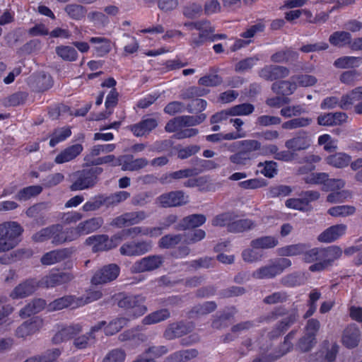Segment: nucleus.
Listing matches in <instances>:
<instances>
[{"mask_svg": "<svg viewBox=\"0 0 362 362\" xmlns=\"http://www.w3.org/2000/svg\"><path fill=\"white\" fill-rule=\"evenodd\" d=\"M312 144L308 134L304 131L298 132L293 138L285 142V146L292 151H298L308 149Z\"/></svg>", "mask_w": 362, "mask_h": 362, "instance_id": "11", "label": "nucleus"}, {"mask_svg": "<svg viewBox=\"0 0 362 362\" xmlns=\"http://www.w3.org/2000/svg\"><path fill=\"white\" fill-rule=\"evenodd\" d=\"M144 218L145 214L142 211L127 213L113 219L111 225L122 228L129 225L136 224Z\"/></svg>", "mask_w": 362, "mask_h": 362, "instance_id": "20", "label": "nucleus"}, {"mask_svg": "<svg viewBox=\"0 0 362 362\" xmlns=\"http://www.w3.org/2000/svg\"><path fill=\"white\" fill-rule=\"evenodd\" d=\"M346 229L345 224L330 226L318 235L317 240L321 243L333 242L344 235Z\"/></svg>", "mask_w": 362, "mask_h": 362, "instance_id": "17", "label": "nucleus"}, {"mask_svg": "<svg viewBox=\"0 0 362 362\" xmlns=\"http://www.w3.org/2000/svg\"><path fill=\"white\" fill-rule=\"evenodd\" d=\"M71 134V131L69 127H62L55 129L50 135L49 146L51 147L55 146L57 144L69 137Z\"/></svg>", "mask_w": 362, "mask_h": 362, "instance_id": "48", "label": "nucleus"}, {"mask_svg": "<svg viewBox=\"0 0 362 362\" xmlns=\"http://www.w3.org/2000/svg\"><path fill=\"white\" fill-rule=\"evenodd\" d=\"M148 161L145 158L131 159L125 161L122 167L123 170L134 171L146 166Z\"/></svg>", "mask_w": 362, "mask_h": 362, "instance_id": "60", "label": "nucleus"}, {"mask_svg": "<svg viewBox=\"0 0 362 362\" xmlns=\"http://www.w3.org/2000/svg\"><path fill=\"white\" fill-rule=\"evenodd\" d=\"M42 187L33 185L23 188L16 194V199L19 201H26L33 197L39 194L42 192Z\"/></svg>", "mask_w": 362, "mask_h": 362, "instance_id": "52", "label": "nucleus"}, {"mask_svg": "<svg viewBox=\"0 0 362 362\" xmlns=\"http://www.w3.org/2000/svg\"><path fill=\"white\" fill-rule=\"evenodd\" d=\"M118 101V93L115 88H112L109 94L107 95L105 100V107L107 108V111L105 113L99 114L96 117V120H101L107 118L109 115L112 114V110L110 108L114 107Z\"/></svg>", "mask_w": 362, "mask_h": 362, "instance_id": "43", "label": "nucleus"}, {"mask_svg": "<svg viewBox=\"0 0 362 362\" xmlns=\"http://www.w3.org/2000/svg\"><path fill=\"white\" fill-rule=\"evenodd\" d=\"M308 245L304 243H298L286 245L278 249L277 252L280 256H296L303 254L308 249Z\"/></svg>", "mask_w": 362, "mask_h": 362, "instance_id": "41", "label": "nucleus"}, {"mask_svg": "<svg viewBox=\"0 0 362 362\" xmlns=\"http://www.w3.org/2000/svg\"><path fill=\"white\" fill-rule=\"evenodd\" d=\"M39 286H41L40 281L37 282L33 279L26 281L13 289L11 293V297L13 299L25 298L34 293Z\"/></svg>", "mask_w": 362, "mask_h": 362, "instance_id": "24", "label": "nucleus"}, {"mask_svg": "<svg viewBox=\"0 0 362 362\" xmlns=\"http://www.w3.org/2000/svg\"><path fill=\"white\" fill-rule=\"evenodd\" d=\"M72 250L69 248L54 250L42 255L40 262L43 265H52L69 257Z\"/></svg>", "mask_w": 362, "mask_h": 362, "instance_id": "16", "label": "nucleus"}, {"mask_svg": "<svg viewBox=\"0 0 362 362\" xmlns=\"http://www.w3.org/2000/svg\"><path fill=\"white\" fill-rule=\"evenodd\" d=\"M255 226V223L250 219H237L235 218L230 225L231 233H242L245 230L253 228Z\"/></svg>", "mask_w": 362, "mask_h": 362, "instance_id": "47", "label": "nucleus"}, {"mask_svg": "<svg viewBox=\"0 0 362 362\" xmlns=\"http://www.w3.org/2000/svg\"><path fill=\"white\" fill-rule=\"evenodd\" d=\"M128 320L124 317H119L112 320L104 328L105 333L107 335H113L119 332L125 325Z\"/></svg>", "mask_w": 362, "mask_h": 362, "instance_id": "51", "label": "nucleus"}, {"mask_svg": "<svg viewBox=\"0 0 362 362\" xmlns=\"http://www.w3.org/2000/svg\"><path fill=\"white\" fill-rule=\"evenodd\" d=\"M157 124L156 119L146 118L138 124L130 126L129 129L136 136H143L148 134Z\"/></svg>", "mask_w": 362, "mask_h": 362, "instance_id": "25", "label": "nucleus"}, {"mask_svg": "<svg viewBox=\"0 0 362 362\" xmlns=\"http://www.w3.org/2000/svg\"><path fill=\"white\" fill-rule=\"evenodd\" d=\"M158 358V350L156 347H151L145 352L139 355L132 362H156Z\"/></svg>", "mask_w": 362, "mask_h": 362, "instance_id": "64", "label": "nucleus"}, {"mask_svg": "<svg viewBox=\"0 0 362 362\" xmlns=\"http://www.w3.org/2000/svg\"><path fill=\"white\" fill-rule=\"evenodd\" d=\"M44 326V321L40 317H35L25 321L16 330V336L18 338L26 339L37 334Z\"/></svg>", "mask_w": 362, "mask_h": 362, "instance_id": "8", "label": "nucleus"}, {"mask_svg": "<svg viewBox=\"0 0 362 362\" xmlns=\"http://www.w3.org/2000/svg\"><path fill=\"white\" fill-rule=\"evenodd\" d=\"M288 296L285 291H276L268 296L263 299V303L267 305H274L278 303H283L288 300Z\"/></svg>", "mask_w": 362, "mask_h": 362, "instance_id": "56", "label": "nucleus"}, {"mask_svg": "<svg viewBox=\"0 0 362 362\" xmlns=\"http://www.w3.org/2000/svg\"><path fill=\"white\" fill-rule=\"evenodd\" d=\"M279 242L274 236H262L254 239L250 243V246L254 249H270L276 247Z\"/></svg>", "mask_w": 362, "mask_h": 362, "instance_id": "39", "label": "nucleus"}, {"mask_svg": "<svg viewBox=\"0 0 362 362\" xmlns=\"http://www.w3.org/2000/svg\"><path fill=\"white\" fill-rule=\"evenodd\" d=\"M83 150L80 144H76L66 147L62 151L54 158L57 164H63L70 162L79 156Z\"/></svg>", "mask_w": 362, "mask_h": 362, "instance_id": "18", "label": "nucleus"}, {"mask_svg": "<svg viewBox=\"0 0 362 362\" xmlns=\"http://www.w3.org/2000/svg\"><path fill=\"white\" fill-rule=\"evenodd\" d=\"M351 161V157L344 153H337L326 158V162L334 168H341L347 166Z\"/></svg>", "mask_w": 362, "mask_h": 362, "instance_id": "37", "label": "nucleus"}, {"mask_svg": "<svg viewBox=\"0 0 362 362\" xmlns=\"http://www.w3.org/2000/svg\"><path fill=\"white\" fill-rule=\"evenodd\" d=\"M103 224L101 217H94L81 222L74 228L77 238L81 235H88L98 230Z\"/></svg>", "mask_w": 362, "mask_h": 362, "instance_id": "15", "label": "nucleus"}, {"mask_svg": "<svg viewBox=\"0 0 362 362\" xmlns=\"http://www.w3.org/2000/svg\"><path fill=\"white\" fill-rule=\"evenodd\" d=\"M45 305L46 303L44 300L35 299L21 310L19 315L22 318L30 317L42 310Z\"/></svg>", "mask_w": 362, "mask_h": 362, "instance_id": "34", "label": "nucleus"}, {"mask_svg": "<svg viewBox=\"0 0 362 362\" xmlns=\"http://www.w3.org/2000/svg\"><path fill=\"white\" fill-rule=\"evenodd\" d=\"M59 228L60 230H59L52 236V243L55 245H60L66 242H70L77 239L74 228H69L66 230H63L61 225H59Z\"/></svg>", "mask_w": 362, "mask_h": 362, "instance_id": "36", "label": "nucleus"}, {"mask_svg": "<svg viewBox=\"0 0 362 362\" xmlns=\"http://www.w3.org/2000/svg\"><path fill=\"white\" fill-rule=\"evenodd\" d=\"M126 353L120 349L110 351L104 357L102 362H124Z\"/></svg>", "mask_w": 362, "mask_h": 362, "instance_id": "61", "label": "nucleus"}, {"mask_svg": "<svg viewBox=\"0 0 362 362\" xmlns=\"http://www.w3.org/2000/svg\"><path fill=\"white\" fill-rule=\"evenodd\" d=\"M57 54L63 60L74 62L78 59V53L74 47L69 45H60L56 47Z\"/></svg>", "mask_w": 362, "mask_h": 362, "instance_id": "44", "label": "nucleus"}, {"mask_svg": "<svg viewBox=\"0 0 362 362\" xmlns=\"http://www.w3.org/2000/svg\"><path fill=\"white\" fill-rule=\"evenodd\" d=\"M189 197L182 191H174L160 196V204L164 207L182 206L187 204Z\"/></svg>", "mask_w": 362, "mask_h": 362, "instance_id": "13", "label": "nucleus"}, {"mask_svg": "<svg viewBox=\"0 0 362 362\" xmlns=\"http://www.w3.org/2000/svg\"><path fill=\"white\" fill-rule=\"evenodd\" d=\"M115 148V144H107L103 145L94 146L90 152L89 155L85 157V160L89 161L90 157L97 156L101 153H107L113 151Z\"/></svg>", "mask_w": 362, "mask_h": 362, "instance_id": "59", "label": "nucleus"}, {"mask_svg": "<svg viewBox=\"0 0 362 362\" xmlns=\"http://www.w3.org/2000/svg\"><path fill=\"white\" fill-rule=\"evenodd\" d=\"M230 109L233 116H247L254 112L255 107L252 104L245 103L234 105Z\"/></svg>", "mask_w": 362, "mask_h": 362, "instance_id": "54", "label": "nucleus"}, {"mask_svg": "<svg viewBox=\"0 0 362 362\" xmlns=\"http://www.w3.org/2000/svg\"><path fill=\"white\" fill-rule=\"evenodd\" d=\"M151 247L150 242H128L120 247L119 252L125 256H139L150 251Z\"/></svg>", "mask_w": 362, "mask_h": 362, "instance_id": "10", "label": "nucleus"}, {"mask_svg": "<svg viewBox=\"0 0 362 362\" xmlns=\"http://www.w3.org/2000/svg\"><path fill=\"white\" fill-rule=\"evenodd\" d=\"M158 267V257L156 255L144 257L136 262L132 267L134 273L149 272L157 269Z\"/></svg>", "mask_w": 362, "mask_h": 362, "instance_id": "23", "label": "nucleus"}, {"mask_svg": "<svg viewBox=\"0 0 362 362\" xmlns=\"http://www.w3.org/2000/svg\"><path fill=\"white\" fill-rule=\"evenodd\" d=\"M78 297L74 296H66L54 300L48 305L49 311L59 310L66 308H76L81 306Z\"/></svg>", "mask_w": 362, "mask_h": 362, "instance_id": "19", "label": "nucleus"}, {"mask_svg": "<svg viewBox=\"0 0 362 362\" xmlns=\"http://www.w3.org/2000/svg\"><path fill=\"white\" fill-rule=\"evenodd\" d=\"M102 172L100 168L83 169L71 175V191H81L93 187L98 182V176Z\"/></svg>", "mask_w": 362, "mask_h": 362, "instance_id": "3", "label": "nucleus"}, {"mask_svg": "<svg viewBox=\"0 0 362 362\" xmlns=\"http://www.w3.org/2000/svg\"><path fill=\"white\" fill-rule=\"evenodd\" d=\"M345 186V181L342 179H329V177L325 181L322 189L325 192H337Z\"/></svg>", "mask_w": 362, "mask_h": 362, "instance_id": "62", "label": "nucleus"}, {"mask_svg": "<svg viewBox=\"0 0 362 362\" xmlns=\"http://www.w3.org/2000/svg\"><path fill=\"white\" fill-rule=\"evenodd\" d=\"M237 218V216L232 212H226L216 216L212 220L214 226L224 227L226 226L228 230H230V225L233 221Z\"/></svg>", "mask_w": 362, "mask_h": 362, "instance_id": "46", "label": "nucleus"}, {"mask_svg": "<svg viewBox=\"0 0 362 362\" xmlns=\"http://www.w3.org/2000/svg\"><path fill=\"white\" fill-rule=\"evenodd\" d=\"M59 230H60L59 225H53L50 227H47L42 229L39 232L36 233L33 238L36 242H43L49 238L52 239V236L55 234Z\"/></svg>", "mask_w": 362, "mask_h": 362, "instance_id": "49", "label": "nucleus"}, {"mask_svg": "<svg viewBox=\"0 0 362 362\" xmlns=\"http://www.w3.org/2000/svg\"><path fill=\"white\" fill-rule=\"evenodd\" d=\"M351 35L346 31H336L329 37V42L331 45L338 47H343L349 45L351 42Z\"/></svg>", "mask_w": 362, "mask_h": 362, "instance_id": "35", "label": "nucleus"}, {"mask_svg": "<svg viewBox=\"0 0 362 362\" xmlns=\"http://www.w3.org/2000/svg\"><path fill=\"white\" fill-rule=\"evenodd\" d=\"M361 337V332L359 327L352 323L349 325L343 331L341 342L344 346L349 349L356 347Z\"/></svg>", "mask_w": 362, "mask_h": 362, "instance_id": "12", "label": "nucleus"}, {"mask_svg": "<svg viewBox=\"0 0 362 362\" xmlns=\"http://www.w3.org/2000/svg\"><path fill=\"white\" fill-rule=\"evenodd\" d=\"M362 64V57L353 56H344L334 62V66L337 69H355Z\"/></svg>", "mask_w": 362, "mask_h": 362, "instance_id": "31", "label": "nucleus"}, {"mask_svg": "<svg viewBox=\"0 0 362 362\" xmlns=\"http://www.w3.org/2000/svg\"><path fill=\"white\" fill-rule=\"evenodd\" d=\"M347 115L344 112H337L320 115L317 117V124L322 126L340 125L347 120Z\"/></svg>", "mask_w": 362, "mask_h": 362, "instance_id": "22", "label": "nucleus"}, {"mask_svg": "<svg viewBox=\"0 0 362 362\" xmlns=\"http://www.w3.org/2000/svg\"><path fill=\"white\" fill-rule=\"evenodd\" d=\"M298 312L296 309L284 319H283L276 327L270 332L272 338L277 337L287 330L298 319Z\"/></svg>", "mask_w": 362, "mask_h": 362, "instance_id": "26", "label": "nucleus"}, {"mask_svg": "<svg viewBox=\"0 0 362 362\" xmlns=\"http://www.w3.org/2000/svg\"><path fill=\"white\" fill-rule=\"evenodd\" d=\"M89 41L94 45V49L100 57L107 54L111 50V42L109 39L102 37H93L90 38Z\"/></svg>", "mask_w": 362, "mask_h": 362, "instance_id": "33", "label": "nucleus"}, {"mask_svg": "<svg viewBox=\"0 0 362 362\" xmlns=\"http://www.w3.org/2000/svg\"><path fill=\"white\" fill-rule=\"evenodd\" d=\"M85 244L94 252L111 250L119 244V238L114 235L110 238L107 235H95L88 237Z\"/></svg>", "mask_w": 362, "mask_h": 362, "instance_id": "5", "label": "nucleus"}, {"mask_svg": "<svg viewBox=\"0 0 362 362\" xmlns=\"http://www.w3.org/2000/svg\"><path fill=\"white\" fill-rule=\"evenodd\" d=\"M144 298L141 296H127L121 299L119 307L127 310V315L132 318L143 315L147 310Z\"/></svg>", "mask_w": 362, "mask_h": 362, "instance_id": "6", "label": "nucleus"}, {"mask_svg": "<svg viewBox=\"0 0 362 362\" xmlns=\"http://www.w3.org/2000/svg\"><path fill=\"white\" fill-rule=\"evenodd\" d=\"M320 328V322L318 320L311 318L307 321L304 334L312 339H316V334Z\"/></svg>", "mask_w": 362, "mask_h": 362, "instance_id": "63", "label": "nucleus"}, {"mask_svg": "<svg viewBox=\"0 0 362 362\" xmlns=\"http://www.w3.org/2000/svg\"><path fill=\"white\" fill-rule=\"evenodd\" d=\"M291 79L296 83L297 87H309L314 86L317 80L315 76L308 74H298L291 77Z\"/></svg>", "mask_w": 362, "mask_h": 362, "instance_id": "57", "label": "nucleus"}, {"mask_svg": "<svg viewBox=\"0 0 362 362\" xmlns=\"http://www.w3.org/2000/svg\"><path fill=\"white\" fill-rule=\"evenodd\" d=\"M210 74H206L199 79L198 83L200 86L207 87L216 86L222 83L221 77L216 74L218 71L217 68L211 67L210 68Z\"/></svg>", "mask_w": 362, "mask_h": 362, "instance_id": "42", "label": "nucleus"}, {"mask_svg": "<svg viewBox=\"0 0 362 362\" xmlns=\"http://www.w3.org/2000/svg\"><path fill=\"white\" fill-rule=\"evenodd\" d=\"M197 355V351L194 349L183 350L170 355L165 362H187L195 358Z\"/></svg>", "mask_w": 362, "mask_h": 362, "instance_id": "45", "label": "nucleus"}, {"mask_svg": "<svg viewBox=\"0 0 362 362\" xmlns=\"http://www.w3.org/2000/svg\"><path fill=\"white\" fill-rule=\"evenodd\" d=\"M296 88L297 84L291 78V80L274 82L272 85V91L282 95H291Z\"/></svg>", "mask_w": 362, "mask_h": 362, "instance_id": "28", "label": "nucleus"}, {"mask_svg": "<svg viewBox=\"0 0 362 362\" xmlns=\"http://www.w3.org/2000/svg\"><path fill=\"white\" fill-rule=\"evenodd\" d=\"M196 175L194 169L187 168L163 175L160 179L162 183H170L173 180L187 178Z\"/></svg>", "mask_w": 362, "mask_h": 362, "instance_id": "38", "label": "nucleus"}, {"mask_svg": "<svg viewBox=\"0 0 362 362\" xmlns=\"http://www.w3.org/2000/svg\"><path fill=\"white\" fill-rule=\"evenodd\" d=\"M106 202L107 199L105 197L102 195H98L86 202L83 205L82 209L84 211H95L100 209Z\"/></svg>", "mask_w": 362, "mask_h": 362, "instance_id": "55", "label": "nucleus"}, {"mask_svg": "<svg viewBox=\"0 0 362 362\" xmlns=\"http://www.w3.org/2000/svg\"><path fill=\"white\" fill-rule=\"evenodd\" d=\"M74 279L69 272L52 273L44 276L40 281V286L45 288H52L66 284Z\"/></svg>", "mask_w": 362, "mask_h": 362, "instance_id": "14", "label": "nucleus"}, {"mask_svg": "<svg viewBox=\"0 0 362 362\" xmlns=\"http://www.w3.org/2000/svg\"><path fill=\"white\" fill-rule=\"evenodd\" d=\"M206 221V218L203 214H192L183 218L179 223V227L182 230L197 228L202 226Z\"/></svg>", "mask_w": 362, "mask_h": 362, "instance_id": "29", "label": "nucleus"}, {"mask_svg": "<svg viewBox=\"0 0 362 362\" xmlns=\"http://www.w3.org/2000/svg\"><path fill=\"white\" fill-rule=\"evenodd\" d=\"M291 266V261L287 258H278L272 260L269 264L261 267L252 273L257 279H272L281 274L286 269Z\"/></svg>", "mask_w": 362, "mask_h": 362, "instance_id": "4", "label": "nucleus"}, {"mask_svg": "<svg viewBox=\"0 0 362 362\" xmlns=\"http://www.w3.org/2000/svg\"><path fill=\"white\" fill-rule=\"evenodd\" d=\"M361 100L362 86H358L341 97L339 107L343 110H349L354 103Z\"/></svg>", "mask_w": 362, "mask_h": 362, "instance_id": "27", "label": "nucleus"}, {"mask_svg": "<svg viewBox=\"0 0 362 362\" xmlns=\"http://www.w3.org/2000/svg\"><path fill=\"white\" fill-rule=\"evenodd\" d=\"M290 74L289 69L279 65H266L259 72V76L266 81H273L286 78Z\"/></svg>", "mask_w": 362, "mask_h": 362, "instance_id": "9", "label": "nucleus"}, {"mask_svg": "<svg viewBox=\"0 0 362 362\" xmlns=\"http://www.w3.org/2000/svg\"><path fill=\"white\" fill-rule=\"evenodd\" d=\"M298 54L291 48L279 50L271 56V61L274 63H286L298 59Z\"/></svg>", "mask_w": 362, "mask_h": 362, "instance_id": "32", "label": "nucleus"}, {"mask_svg": "<svg viewBox=\"0 0 362 362\" xmlns=\"http://www.w3.org/2000/svg\"><path fill=\"white\" fill-rule=\"evenodd\" d=\"M83 331V326L80 324H72L62 327L53 337L52 341L55 344H60L64 341L72 339L73 346L78 350L90 347L95 342V337H90L88 333L80 334Z\"/></svg>", "mask_w": 362, "mask_h": 362, "instance_id": "1", "label": "nucleus"}, {"mask_svg": "<svg viewBox=\"0 0 362 362\" xmlns=\"http://www.w3.org/2000/svg\"><path fill=\"white\" fill-rule=\"evenodd\" d=\"M192 324L182 322L173 323L170 325L163 333V337L167 339H173L188 334L192 330Z\"/></svg>", "mask_w": 362, "mask_h": 362, "instance_id": "21", "label": "nucleus"}, {"mask_svg": "<svg viewBox=\"0 0 362 362\" xmlns=\"http://www.w3.org/2000/svg\"><path fill=\"white\" fill-rule=\"evenodd\" d=\"M361 76V72L356 69L346 71L340 75L339 81L344 84L353 86L360 80Z\"/></svg>", "mask_w": 362, "mask_h": 362, "instance_id": "50", "label": "nucleus"}, {"mask_svg": "<svg viewBox=\"0 0 362 362\" xmlns=\"http://www.w3.org/2000/svg\"><path fill=\"white\" fill-rule=\"evenodd\" d=\"M206 118L204 115L199 116H181L178 117V121L180 124V127H187L197 125L202 123Z\"/></svg>", "mask_w": 362, "mask_h": 362, "instance_id": "58", "label": "nucleus"}, {"mask_svg": "<svg viewBox=\"0 0 362 362\" xmlns=\"http://www.w3.org/2000/svg\"><path fill=\"white\" fill-rule=\"evenodd\" d=\"M119 272V267L115 264L106 265L93 275L91 282L94 285L109 283L117 278Z\"/></svg>", "mask_w": 362, "mask_h": 362, "instance_id": "7", "label": "nucleus"}, {"mask_svg": "<svg viewBox=\"0 0 362 362\" xmlns=\"http://www.w3.org/2000/svg\"><path fill=\"white\" fill-rule=\"evenodd\" d=\"M67 16L75 21H81L85 18L87 10L85 6L77 4H69L64 7Z\"/></svg>", "mask_w": 362, "mask_h": 362, "instance_id": "40", "label": "nucleus"}, {"mask_svg": "<svg viewBox=\"0 0 362 362\" xmlns=\"http://www.w3.org/2000/svg\"><path fill=\"white\" fill-rule=\"evenodd\" d=\"M22 232V227L16 221L0 224V252L8 251L15 247Z\"/></svg>", "mask_w": 362, "mask_h": 362, "instance_id": "2", "label": "nucleus"}, {"mask_svg": "<svg viewBox=\"0 0 362 362\" xmlns=\"http://www.w3.org/2000/svg\"><path fill=\"white\" fill-rule=\"evenodd\" d=\"M342 255L341 249L335 245L321 249V260L329 267L333 262L339 259Z\"/></svg>", "mask_w": 362, "mask_h": 362, "instance_id": "30", "label": "nucleus"}, {"mask_svg": "<svg viewBox=\"0 0 362 362\" xmlns=\"http://www.w3.org/2000/svg\"><path fill=\"white\" fill-rule=\"evenodd\" d=\"M356 209L353 206L341 205L330 208L328 214L334 217H345L354 214Z\"/></svg>", "mask_w": 362, "mask_h": 362, "instance_id": "53", "label": "nucleus"}]
</instances>
